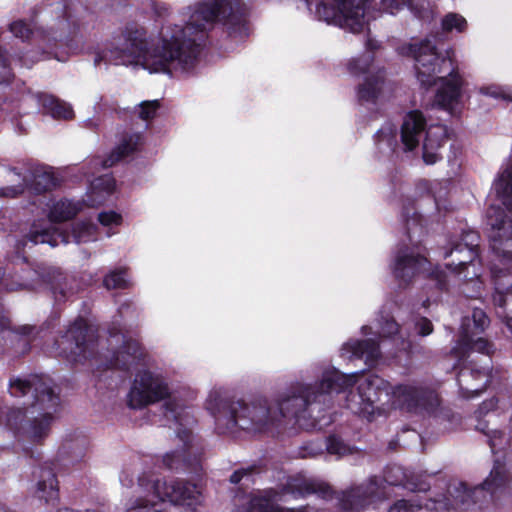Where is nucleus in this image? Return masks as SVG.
Instances as JSON below:
<instances>
[{"instance_id":"nucleus-17","label":"nucleus","mask_w":512,"mask_h":512,"mask_svg":"<svg viewBox=\"0 0 512 512\" xmlns=\"http://www.w3.org/2000/svg\"><path fill=\"white\" fill-rule=\"evenodd\" d=\"M490 379V370L488 367L481 369L464 368L458 374V385L463 392V396L472 397L482 392Z\"/></svg>"},{"instance_id":"nucleus-54","label":"nucleus","mask_w":512,"mask_h":512,"mask_svg":"<svg viewBox=\"0 0 512 512\" xmlns=\"http://www.w3.org/2000/svg\"><path fill=\"white\" fill-rule=\"evenodd\" d=\"M24 288H34L33 285H24Z\"/></svg>"},{"instance_id":"nucleus-8","label":"nucleus","mask_w":512,"mask_h":512,"mask_svg":"<svg viewBox=\"0 0 512 512\" xmlns=\"http://www.w3.org/2000/svg\"><path fill=\"white\" fill-rule=\"evenodd\" d=\"M31 390L36 393L37 405L45 412L27 423L23 428V435L31 441H40L50 431L52 412L59 404V397L48 381L37 375L26 380L16 379L10 384V392L15 397L24 396Z\"/></svg>"},{"instance_id":"nucleus-25","label":"nucleus","mask_w":512,"mask_h":512,"mask_svg":"<svg viewBox=\"0 0 512 512\" xmlns=\"http://www.w3.org/2000/svg\"><path fill=\"white\" fill-rule=\"evenodd\" d=\"M32 177V189L36 193L51 190L57 185V178L49 167H36L32 172Z\"/></svg>"},{"instance_id":"nucleus-50","label":"nucleus","mask_w":512,"mask_h":512,"mask_svg":"<svg viewBox=\"0 0 512 512\" xmlns=\"http://www.w3.org/2000/svg\"><path fill=\"white\" fill-rule=\"evenodd\" d=\"M505 323L509 330L512 332V318L504 317Z\"/></svg>"},{"instance_id":"nucleus-15","label":"nucleus","mask_w":512,"mask_h":512,"mask_svg":"<svg viewBox=\"0 0 512 512\" xmlns=\"http://www.w3.org/2000/svg\"><path fill=\"white\" fill-rule=\"evenodd\" d=\"M89 342L90 328L86 321L80 318L74 322L57 344L65 357L77 361L80 357H86Z\"/></svg>"},{"instance_id":"nucleus-2","label":"nucleus","mask_w":512,"mask_h":512,"mask_svg":"<svg viewBox=\"0 0 512 512\" xmlns=\"http://www.w3.org/2000/svg\"><path fill=\"white\" fill-rule=\"evenodd\" d=\"M311 385L297 383L282 392L276 405L278 413L272 411L266 399H258L249 404L229 400L221 390H212L206 401V408L215 419L220 433H234L236 428L256 434L267 431L281 416L296 415L301 409L313 404Z\"/></svg>"},{"instance_id":"nucleus-40","label":"nucleus","mask_w":512,"mask_h":512,"mask_svg":"<svg viewBox=\"0 0 512 512\" xmlns=\"http://www.w3.org/2000/svg\"><path fill=\"white\" fill-rule=\"evenodd\" d=\"M98 220L103 226H118L122 222V217L114 211H109L100 213Z\"/></svg>"},{"instance_id":"nucleus-48","label":"nucleus","mask_w":512,"mask_h":512,"mask_svg":"<svg viewBox=\"0 0 512 512\" xmlns=\"http://www.w3.org/2000/svg\"><path fill=\"white\" fill-rule=\"evenodd\" d=\"M9 319L6 315L0 314V330L4 331L6 328L9 327Z\"/></svg>"},{"instance_id":"nucleus-33","label":"nucleus","mask_w":512,"mask_h":512,"mask_svg":"<svg viewBox=\"0 0 512 512\" xmlns=\"http://www.w3.org/2000/svg\"><path fill=\"white\" fill-rule=\"evenodd\" d=\"M97 227L90 222L77 223L72 232V237L76 243H85L96 239Z\"/></svg>"},{"instance_id":"nucleus-42","label":"nucleus","mask_w":512,"mask_h":512,"mask_svg":"<svg viewBox=\"0 0 512 512\" xmlns=\"http://www.w3.org/2000/svg\"><path fill=\"white\" fill-rule=\"evenodd\" d=\"M480 93L487 95V96L494 97V98H505L506 97L505 91L496 85L483 86L480 88Z\"/></svg>"},{"instance_id":"nucleus-52","label":"nucleus","mask_w":512,"mask_h":512,"mask_svg":"<svg viewBox=\"0 0 512 512\" xmlns=\"http://www.w3.org/2000/svg\"><path fill=\"white\" fill-rule=\"evenodd\" d=\"M464 278L465 279H472V276L469 275V273L467 272L465 275H464Z\"/></svg>"},{"instance_id":"nucleus-44","label":"nucleus","mask_w":512,"mask_h":512,"mask_svg":"<svg viewBox=\"0 0 512 512\" xmlns=\"http://www.w3.org/2000/svg\"><path fill=\"white\" fill-rule=\"evenodd\" d=\"M23 190H24V185L1 188L0 196L15 197L18 194L22 193Z\"/></svg>"},{"instance_id":"nucleus-3","label":"nucleus","mask_w":512,"mask_h":512,"mask_svg":"<svg viewBox=\"0 0 512 512\" xmlns=\"http://www.w3.org/2000/svg\"><path fill=\"white\" fill-rule=\"evenodd\" d=\"M498 203L487 210V224L492 249L490 262L491 283L494 287L493 302L499 307L512 294V159L499 173L493 184Z\"/></svg>"},{"instance_id":"nucleus-38","label":"nucleus","mask_w":512,"mask_h":512,"mask_svg":"<svg viewBox=\"0 0 512 512\" xmlns=\"http://www.w3.org/2000/svg\"><path fill=\"white\" fill-rule=\"evenodd\" d=\"M327 450L330 454L338 456L352 453V449L337 437H330L328 439Z\"/></svg>"},{"instance_id":"nucleus-31","label":"nucleus","mask_w":512,"mask_h":512,"mask_svg":"<svg viewBox=\"0 0 512 512\" xmlns=\"http://www.w3.org/2000/svg\"><path fill=\"white\" fill-rule=\"evenodd\" d=\"M441 28L446 33H464L468 28V22L462 15L451 12L442 18Z\"/></svg>"},{"instance_id":"nucleus-11","label":"nucleus","mask_w":512,"mask_h":512,"mask_svg":"<svg viewBox=\"0 0 512 512\" xmlns=\"http://www.w3.org/2000/svg\"><path fill=\"white\" fill-rule=\"evenodd\" d=\"M337 8L328 7L322 3L317 5L318 19L328 24H334L353 33L362 31L366 25L365 8L362 1L335 0Z\"/></svg>"},{"instance_id":"nucleus-45","label":"nucleus","mask_w":512,"mask_h":512,"mask_svg":"<svg viewBox=\"0 0 512 512\" xmlns=\"http://www.w3.org/2000/svg\"><path fill=\"white\" fill-rule=\"evenodd\" d=\"M381 329L382 333L388 336L398 331V324L394 320L386 319Z\"/></svg>"},{"instance_id":"nucleus-43","label":"nucleus","mask_w":512,"mask_h":512,"mask_svg":"<svg viewBox=\"0 0 512 512\" xmlns=\"http://www.w3.org/2000/svg\"><path fill=\"white\" fill-rule=\"evenodd\" d=\"M416 328L418 329V333L421 335V336H427L429 335L432 330H433V327H432V323L426 319V318H421L417 323H416Z\"/></svg>"},{"instance_id":"nucleus-1","label":"nucleus","mask_w":512,"mask_h":512,"mask_svg":"<svg viewBox=\"0 0 512 512\" xmlns=\"http://www.w3.org/2000/svg\"><path fill=\"white\" fill-rule=\"evenodd\" d=\"M240 0H204L183 16L186 24H168L158 37L147 41L146 30L139 25H128L115 46L105 57L116 65H140L150 73L187 71L198 55V41L214 23H222L230 33L245 28Z\"/></svg>"},{"instance_id":"nucleus-37","label":"nucleus","mask_w":512,"mask_h":512,"mask_svg":"<svg viewBox=\"0 0 512 512\" xmlns=\"http://www.w3.org/2000/svg\"><path fill=\"white\" fill-rule=\"evenodd\" d=\"M372 58L370 55H364L360 58L352 59L348 64V69L352 74H362L369 70Z\"/></svg>"},{"instance_id":"nucleus-10","label":"nucleus","mask_w":512,"mask_h":512,"mask_svg":"<svg viewBox=\"0 0 512 512\" xmlns=\"http://www.w3.org/2000/svg\"><path fill=\"white\" fill-rule=\"evenodd\" d=\"M331 493L330 487L312 478L298 475L291 478L281 492L267 491L264 495L254 497L250 501L248 512H305L306 507L295 509H284L279 502H286L287 496L303 498L311 494H318L327 497Z\"/></svg>"},{"instance_id":"nucleus-39","label":"nucleus","mask_w":512,"mask_h":512,"mask_svg":"<svg viewBox=\"0 0 512 512\" xmlns=\"http://www.w3.org/2000/svg\"><path fill=\"white\" fill-rule=\"evenodd\" d=\"M10 30L15 37L22 40L29 39L30 35L33 34V30L30 25L22 20L13 22L10 25Z\"/></svg>"},{"instance_id":"nucleus-34","label":"nucleus","mask_w":512,"mask_h":512,"mask_svg":"<svg viewBox=\"0 0 512 512\" xmlns=\"http://www.w3.org/2000/svg\"><path fill=\"white\" fill-rule=\"evenodd\" d=\"M42 478L38 483V489L43 493L40 497L45 498L46 501L55 499L57 497V480L55 475L50 471H46Z\"/></svg>"},{"instance_id":"nucleus-21","label":"nucleus","mask_w":512,"mask_h":512,"mask_svg":"<svg viewBox=\"0 0 512 512\" xmlns=\"http://www.w3.org/2000/svg\"><path fill=\"white\" fill-rule=\"evenodd\" d=\"M385 481L390 485H404L407 489L414 492L427 491L429 484L424 480L414 481L408 478L404 470L399 466L389 468L385 473Z\"/></svg>"},{"instance_id":"nucleus-36","label":"nucleus","mask_w":512,"mask_h":512,"mask_svg":"<svg viewBox=\"0 0 512 512\" xmlns=\"http://www.w3.org/2000/svg\"><path fill=\"white\" fill-rule=\"evenodd\" d=\"M159 107L158 100L143 101L139 104L138 116L145 121L151 120L155 117Z\"/></svg>"},{"instance_id":"nucleus-49","label":"nucleus","mask_w":512,"mask_h":512,"mask_svg":"<svg viewBox=\"0 0 512 512\" xmlns=\"http://www.w3.org/2000/svg\"><path fill=\"white\" fill-rule=\"evenodd\" d=\"M366 48L369 50H375L378 48V42L371 38H368L366 41Z\"/></svg>"},{"instance_id":"nucleus-29","label":"nucleus","mask_w":512,"mask_h":512,"mask_svg":"<svg viewBox=\"0 0 512 512\" xmlns=\"http://www.w3.org/2000/svg\"><path fill=\"white\" fill-rule=\"evenodd\" d=\"M140 350V345L136 340H125L121 349L116 353L114 365L126 367L141 355Z\"/></svg>"},{"instance_id":"nucleus-12","label":"nucleus","mask_w":512,"mask_h":512,"mask_svg":"<svg viewBox=\"0 0 512 512\" xmlns=\"http://www.w3.org/2000/svg\"><path fill=\"white\" fill-rule=\"evenodd\" d=\"M452 502L449 499L433 500L429 499L423 502L420 499H402L395 502L388 510V512H416L425 508L434 512H463L471 503H473L471 491H469L465 484L459 483L453 489Z\"/></svg>"},{"instance_id":"nucleus-26","label":"nucleus","mask_w":512,"mask_h":512,"mask_svg":"<svg viewBox=\"0 0 512 512\" xmlns=\"http://www.w3.org/2000/svg\"><path fill=\"white\" fill-rule=\"evenodd\" d=\"M140 140V134H132L129 135L128 137H125L121 141V143L115 148V150L111 153V156L106 161L103 162V166H112L121 158L135 151L138 145L140 144Z\"/></svg>"},{"instance_id":"nucleus-28","label":"nucleus","mask_w":512,"mask_h":512,"mask_svg":"<svg viewBox=\"0 0 512 512\" xmlns=\"http://www.w3.org/2000/svg\"><path fill=\"white\" fill-rule=\"evenodd\" d=\"M506 480L507 475L505 465L501 461L495 460L489 476L482 483V489L490 493H494L505 485Z\"/></svg>"},{"instance_id":"nucleus-27","label":"nucleus","mask_w":512,"mask_h":512,"mask_svg":"<svg viewBox=\"0 0 512 512\" xmlns=\"http://www.w3.org/2000/svg\"><path fill=\"white\" fill-rule=\"evenodd\" d=\"M80 206L69 200H59L55 202L50 210L49 218L53 222L66 221L74 217Z\"/></svg>"},{"instance_id":"nucleus-24","label":"nucleus","mask_w":512,"mask_h":512,"mask_svg":"<svg viewBox=\"0 0 512 512\" xmlns=\"http://www.w3.org/2000/svg\"><path fill=\"white\" fill-rule=\"evenodd\" d=\"M477 428L487 436L489 446L494 454L504 452L510 447L511 438L504 431L491 428L489 422L479 423Z\"/></svg>"},{"instance_id":"nucleus-46","label":"nucleus","mask_w":512,"mask_h":512,"mask_svg":"<svg viewBox=\"0 0 512 512\" xmlns=\"http://www.w3.org/2000/svg\"><path fill=\"white\" fill-rule=\"evenodd\" d=\"M244 475H247V471L246 470H237V471H235L231 475V477H230L231 483H234V484L239 483Z\"/></svg>"},{"instance_id":"nucleus-41","label":"nucleus","mask_w":512,"mask_h":512,"mask_svg":"<svg viewBox=\"0 0 512 512\" xmlns=\"http://www.w3.org/2000/svg\"><path fill=\"white\" fill-rule=\"evenodd\" d=\"M407 3V0H381V9L384 12L395 14L402 9Z\"/></svg>"},{"instance_id":"nucleus-53","label":"nucleus","mask_w":512,"mask_h":512,"mask_svg":"<svg viewBox=\"0 0 512 512\" xmlns=\"http://www.w3.org/2000/svg\"><path fill=\"white\" fill-rule=\"evenodd\" d=\"M24 329H25V331H23V333H24V334H28V333H30L31 328H26V327H25Z\"/></svg>"},{"instance_id":"nucleus-23","label":"nucleus","mask_w":512,"mask_h":512,"mask_svg":"<svg viewBox=\"0 0 512 512\" xmlns=\"http://www.w3.org/2000/svg\"><path fill=\"white\" fill-rule=\"evenodd\" d=\"M39 102L41 103L44 112L55 119L68 120L74 117L72 107L66 102L55 99L53 96L41 95L39 97Z\"/></svg>"},{"instance_id":"nucleus-20","label":"nucleus","mask_w":512,"mask_h":512,"mask_svg":"<svg viewBox=\"0 0 512 512\" xmlns=\"http://www.w3.org/2000/svg\"><path fill=\"white\" fill-rule=\"evenodd\" d=\"M342 352L351 353L353 357L365 358L369 364H372L380 355L379 346L373 340L347 342L344 344Z\"/></svg>"},{"instance_id":"nucleus-47","label":"nucleus","mask_w":512,"mask_h":512,"mask_svg":"<svg viewBox=\"0 0 512 512\" xmlns=\"http://www.w3.org/2000/svg\"><path fill=\"white\" fill-rule=\"evenodd\" d=\"M496 403L497 401L495 399H490L489 401H485L482 406H481V411L485 410V411H489L491 409H493L494 407H496Z\"/></svg>"},{"instance_id":"nucleus-9","label":"nucleus","mask_w":512,"mask_h":512,"mask_svg":"<svg viewBox=\"0 0 512 512\" xmlns=\"http://www.w3.org/2000/svg\"><path fill=\"white\" fill-rule=\"evenodd\" d=\"M420 111L414 110L404 118L401 127V140L406 150H413L423 138V159L434 164L440 159L439 150L447 138V129L443 125H430Z\"/></svg>"},{"instance_id":"nucleus-5","label":"nucleus","mask_w":512,"mask_h":512,"mask_svg":"<svg viewBox=\"0 0 512 512\" xmlns=\"http://www.w3.org/2000/svg\"><path fill=\"white\" fill-rule=\"evenodd\" d=\"M419 82L424 86L438 85L436 103L451 110L461 97L462 78L455 63V50L449 48L441 57L429 40L411 45Z\"/></svg>"},{"instance_id":"nucleus-16","label":"nucleus","mask_w":512,"mask_h":512,"mask_svg":"<svg viewBox=\"0 0 512 512\" xmlns=\"http://www.w3.org/2000/svg\"><path fill=\"white\" fill-rule=\"evenodd\" d=\"M479 236L474 231L463 234L460 243L450 251L449 255L453 257L452 264L447 265L454 273H462L464 269L475 267V260L478 257Z\"/></svg>"},{"instance_id":"nucleus-32","label":"nucleus","mask_w":512,"mask_h":512,"mask_svg":"<svg viewBox=\"0 0 512 512\" xmlns=\"http://www.w3.org/2000/svg\"><path fill=\"white\" fill-rule=\"evenodd\" d=\"M374 492L373 486L369 488V495L366 492H361L357 490L351 493L348 496L347 502L349 503V507L344 506L343 512H357L359 508H364L367 505L371 504L372 501V493Z\"/></svg>"},{"instance_id":"nucleus-51","label":"nucleus","mask_w":512,"mask_h":512,"mask_svg":"<svg viewBox=\"0 0 512 512\" xmlns=\"http://www.w3.org/2000/svg\"><path fill=\"white\" fill-rule=\"evenodd\" d=\"M308 9H311V0H305Z\"/></svg>"},{"instance_id":"nucleus-7","label":"nucleus","mask_w":512,"mask_h":512,"mask_svg":"<svg viewBox=\"0 0 512 512\" xmlns=\"http://www.w3.org/2000/svg\"><path fill=\"white\" fill-rule=\"evenodd\" d=\"M201 501V491L195 484L144 474L139 478L136 495L126 506L127 512H160L164 503L194 509Z\"/></svg>"},{"instance_id":"nucleus-55","label":"nucleus","mask_w":512,"mask_h":512,"mask_svg":"<svg viewBox=\"0 0 512 512\" xmlns=\"http://www.w3.org/2000/svg\"><path fill=\"white\" fill-rule=\"evenodd\" d=\"M473 276H478V274H477L475 269L473 270Z\"/></svg>"},{"instance_id":"nucleus-30","label":"nucleus","mask_w":512,"mask_h":512,"mask_svg":"<svg viewBox=\"0 0 512 512\" xmlns=\"http://www.w3.org/2000/svg\"><path fill=\"white\" fill-rule=\"evenodd\" d=\"M383 79L376 77L375 79L366 78L365 82L359 87L358 98L364 103L375 102L382 89Z\"/></svg>"},{"instance_id":"nucleus-35","label":"nucleus","mask_w":512,"mask_h":512,"mask_svg":"<svg viewBox=\"0 0 512 512\" xmlns=\"http://www.w3.org/2000/svg\"><path fill=\"white\" fill-rule=\"evenodd\" d=\"M129 284L126 272L124 270H116L109 273L104 279V285L108 289L126 288Z\"/></svg>"},{"instance_id":"nucleus-13","label":"nucleus","mask_w":512,"mask_h":512,"mask_svg":"<svg viewBox=\"0 0 512 512\" xmlns=\"http://www.w3.org/2000/svg\"><path fill=\"white\" fill-rule=\"evenodd\" d=\"M490 324V320L482 309H474L471 319L466 318L462 324L461 339L452 353L456 356L464 355L474 350L486 355L493 351V345L485 338L478 337Z\"/></svg>"},{"instance_id":"nucleus-19","label":"nucleus","mask_w":512,"mask_h":512,"mask_svg":"<svg viewBox=\"0 0 512 512\" xmlns=\"http://www.w3.org/2000/svg\"><path fill=\"white\" fill-rule=\"evenodd\" d=\"M27 238L34 245L47 243L51 247L58 246L60 243H69L70 241L68 234L57 230H50L42 227L40 224L32 226Z\"/></svg>"},{"instance_id":"nucleus-14","label":"nucleus","mask_w":512,"mask_h":512,"mask_svg":"<svg viewBox=\"0 0 512 512\" xmlns=\"http://www.w3.org/2000/svg\"><path fill=\"white\" fill-rule=\"evenodd\" d=\"M391 394L393 405L408 411L430 412L438 404L437 395L433 391L413 385H398L393 388Z\"/></svg>"},{"instance_id":"nucleus-18","label":"nucleus","mask_w":512,"mask_h":512,"mask_svg":"<svg viewBox=\"0 0 512 512\" xmlns=\"http://www.w3.org/2000/svg\"><path fill=\"white\" fill-rule=\"evenodd\" d=\"M428 262L413 253L399 252L394 265V274L398 279L408 283L416 274L427 273Z\"/></svg>"},{"instance_id":"nucleus-22","label":"nucleus","mask_w":512,"mask_h":512,"mask_svg":"<svg viewBox=\"0 0 512 512\" xmlns=\"http://www.w3.org/2000/svg\"><path fill=\"white\" fill-rule=\"evenodd\" d=\"M115 188V180L110 175H105L95 179L91 183L90 193L88 195V205L96 206L102 204L106 197L110 195Z\"/></svg>"},{"instance_id":"nucleus-4","label":"nucleus","mask_w":512,"mask_h":512,"mask_svg":"<svg viewBox=\"0 0 512 512\" xmlns=\"http://www.w3.org/2000/svg\"><path fill=\"white\" fill-rule=\"evenodd\" d=\"M165 417L175 422L177 437L183 442L181 451H174L164 455L163 464L168 469L178 470L186 465H192L190 456L194 453L191 439V430L188 428L194 423L187 399H183L179 392H171L165 378L150 371L137 374L129 393V406L141 408L149 404L164 400Z\"/></svg>"},{"instance_id":"nucleus-6","label":"nucleus","mask_w":512,"mask_h":512,"mask_svg":"<svg viewBox=\"0 0 512 512\" xmlns=\"http://www.w3.org/2000/svg\"><path fill=\"white\" fill-rule=\"evenodd\" d=\"M355 383L358 385V392L348 399L347 406L354 413L371 420L376 414H380V409L375 407V403L381 400L382 395L389 396L388 384L375 375H348L335 369L326 371L320 384L312 386L310 390L313 404L326 402L330 393L343 391Z\"/></svg>"}]
</instances>
